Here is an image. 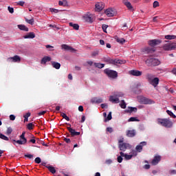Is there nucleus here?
Returning <instances> with one entry per match:
<instances>
[{
  "mask_svg": "<svg viewBox=\"0 0 176 176\" xmlns=\"http://www.w3.org/2000/svg\"><path fill=\"white\" fill-rule=\"evenodd\" d=\"M145 63L147 65V67L153 68V67H157V65H160V60H159L157 58H149L145 60Z\"/></svg>",
  "mask_w": 176,
  "mask_h": 176,
  "instance_id": "1",
  "label": "nucleus"
},
{
  "mask_svg": "<svg viewBox=\"0 0 176 176\" xmlns=\"http://www.w3.org/2000/svg\"><path fill=\"white\" fill-rule=\"evenodd\" d=\"M157 122L159 124H161V126H163L164 127H167L168 129L173 127V122L167 118H159Z\"/></svg>",
  "mask_w": 176,
  "mask_h": 176,
  "instance_id": "2",
  "label": "nucleus"
},
{
  "mask_svg": "<svg viewBox=\"0 0 176 176\" xmlns=\"http://www.w3.org/2000/svg\"><path fill=\"white\" fill-rule=\"evenodd\" d=\"M104 72L109 78H111V79H116L118 78V72L115 70L106 69L104 70Z\"/></svg>",
  "mask_w": 176,
  "mask_h": 176,
  "instance_id": "3",
  "label": "nucleus"
},
{
  "mask_svg": "<svg viewBox=\"0 0 176 176\" xmlns=\"http://www.w3.org/2000/svg\"><path fill=\"white\" fill-rule=\"evenodd\" d=\"M20 140H12L13 142H16L19 145H25L27 144V138H25V132H23L19 137Z\"/></svg>",
  "mask_w": 176,
  "mask_h": 176,
  "instance_id": "4",
  "label": "nucleus"
},
{
  "mask_svg": "<svg viewBox=\"0 0 176 176\" xmlns=\"http://www.w3.org/2000/svg\"><path fill=\"white\" fill-rule=\"evenodd\" d=\"M118 148L121 152H126L127 149H131V145L129 143H122L118 144Z\"/></svg>",
  "mask_w": 176,
  "mask_h": 176,
  "instance_id": "5",
  "label": "nucleus"
},
{
  "mask_svg": "<svg viewBox=\"0 0 176 176\" xmlns=\"http://www.w3.org/2000/svg\"><path fill=\"white\" fill-rule=\"evenodd\" d=\"M164 50L170 51V50H175L176 49V43H168L165 44L163 47Z\"/></svg>",
  "mask_w": 176,
  "mask_h": 176,
  "instance_id": "6",
  "label": "nucleus"
},
{
  "mask_svg": "<svg viewBox=\"0 0 176 176\" xmlns=\"http://www.w3.org/2000/svg\"><path fill=\"white\" fill-rule=\"evenodd\" d=\"M140 101L141 102H142V104H144L146 105H151L152 104H155V101L152 99H149L148 98H146V97H142L140 98Z\"/></svg>",
  "mask_w": 176,
  "mask_h": 176,
  "instance_id": "7",
  "label": "nucleus"
},
{
  "mask_svg": "<svg viewBox=\"0 0 176 176\" xmlns=\"http://www.w3.org/2000/svg\"><path fill=\"white\" fill-rule=\"evenodd\" d=\"M148 43L151 47H155V46H157V45H160V43H162V40L153 39L148 41Z\"/></svg>",
  "mask_w": 176,
  "mask_h": 176,
  "instance_id": "8",
  "label": "nucleus"
},
{
  "mask_svg": "<svg viewBox=\"0 0 176 176\" xmlns=\"http://www.w3.org/2000/svg\"><path fill=\"white\" fill-rule=\"evenodd\" d=\"M61 49L67 52H71L72 53H75V52H76V50H75L74 47L66 44H63L61 45Z\"/></svg>",
  "mask_w": 176,
  "mask_h": 176,
  "instance_id": "9",
  "label": "nucleus"
},
{
  "mask_svg": "<svg viewBox=\"0 0 176 176\" xmlns=\"http://www.w3.org/2000/svg\"><path fill=\"white\" fill-rule=\"evenodd\" d=\"M105 8V5L102 2H98L95 5V10L96 12H101L102 9Z\"/></svg>",
  "mask_w": 176,
  "mask_h": 176,
  "instance_id": "10",
  "label": "nucleus"
},
{
  "mask_svg": "<svg viewBox=\"0 0 176 176\" xmlns=\"http://www.w3.org/2000/svg\"><path fill=\"white\" fill-rule=\"evenodd\" d=\"M7 61L12 62V63H20L21 61V58L18 55H15L13 57H10L7 58Z\"/></svg>",
  "mask_w": 176,
  "mask_h": 176,
  "instance_id": "11",
  "label": "nucleus"
},
{
  "mask_svg": "<svg viewBox=\"0 0 176 176\" xmlns=\"http://www.w3.org/2000/svg\"><path fill=\"white\" fill-rule=\"evenodd\" d=\"M68 131L70 133L72 137H76V135H80V132H76L75 129H72L71 126L67 127Z\"/></svg>",
  "mask_w": 176,
  "mask_h": 176,
  "instance_id": "12",
  "label": "nucleus"
},
{
  "mask_svg": "<svg viewBox=\"0 0 176 176\" xmlns=\"http://www.w3.org/2000/svg\"><path fill=\"white\" fill-rule=\"evenodd\" d=\"M160 160H162V156L155 155L153 159V160L151 161V164H153V166H156L159 164V162H160Z\"/></svg>",
  "mask_w": 176,
  "mask_h": 176,
  "instance_id": "13",
  "label": "nucleus"
},
{
  "mask_svg": "<svg viewBox=\"0 0 176 176\" xmlns=\"http://www.w3.org/2000/svg\"><path fill=\"white\" fill-rule=\"evenodd\" d=\"M104 13L107 14V17H113V16H115V10L108 8L105 10Z\"/></svg>",
  "mask_w": 176,
  "mask_h": 176,
  "instance_id": "14",
  "label": "nucleus"
},
{
  "mask_svg": "<svg viewBox=\"0 0 176 176\" xmlns=\"http://www.w3.org/2000/svg\"><path fill=\"white\" fill-rule=\"evenodd\" d=\"M129 75H132V76H141L142 75V72L139 70H131L129 71Z\"/></svg>",
  "mask_w": 176,
  "mask_h": 176,
  "instance_id": "15",
  "label": "nucleus"
},
{
  "mask_svg": "<svg viewBox=\"0 0 176 176\" xmlns=\"http://www.w3.org/2000/svg\"><path fill=\"white\" fill-rule=\"evenodd\" d=\"M146 145V142H142L140 143V144L136 146L135 150L137 151V152H142L143 146H145Z\"/></svg>",
  "mask_w": 176,
  "mask_h": 176,
  "instance_id": "16",
  "label": "nucleus"
},
{
  "mask_svg": "<svg viewBox=\"0 0 176 176\" xmlns=\"http://www.w3.org/2000/svg\"><path fill=\"white\" fill-rule=\"evenodd\" d=\"M135 134H137V132L134 129L126 131V137H129L130 138H133V137H135Z\"/></svg>",
  "mask_w": 176,
  "mask_h": 176,
  "instance_id": "17",
  "label": "nucleus"
},
{
  "mask_svg": "<svg viewBox=\"0 0 176 176\" xmlns=\"http://www.w3.org/2000/svg\"><path fill=\"white\" fill-rule=\"evenodd\" d=\"M91 104H101L102 102V98L94 97L91 99Z\"/></svg>",
  "mask_w": 176,
  "mask_h": 176,
  "instance_id": "18",
  "label": "nucleus"
},
{
  "mask_svg": "<svg viewBox=\"0 0 176 176\" xmlns=\"http://www.w3.org/2000/svg\"><path fill=\"white\" fill-rule=\"evenodd\" d=\"M159 81H160L159 78L155 77L153 78V80L149 83L150 85H152V86H153L154 87H157V85H159Z\"/></svg>",
  "mask_w": 176,
  "mask_h": 176,
  "instance_id": "19",
  "label": "nucleus"
},
{
  "mask_svg": "<svg viewBox=\"0 0 176 176\" xmlns=\"http://www.w3.org/2000/svg\"><path fill=\"white\" fill-rule=\"evenodd\" d=\"M103 60L104 63H107V64H113V65H115V59H112L109 57H104Z\"/></svg>",
  "mask_w": 176,
  "mask_h": 176,
  "instance_id": "20",
  "label": "nucleus"
},
{
  "mask_svg": "<svg viewBox=\"0 0 176 176\" xmlns=\"http://www.w3.org/2000/svg\"><path fill=\"white\" fill-rule=\"evenodd\" d=\"M23 38L25 39H34V38H35V33L32 32H29L27 35H25Z\"/></svg>",
  "mask_w": 176,
  "mask_h": 176,
  "instance_id": "21",
  "label": "nucleus"
},
{
  "mask_svg": "<svg viewBox=\"0 0 176 176\" xmlns=\"http://www.w3.org/2000/svg\"><path fill=\"white\" fill-rule=\"evenodd\" d=\"M49 61H52V58L50 56H44L41 61V64H46V63H49Z\"/></svg>",
  "mask_w": 176,
  "mask_h": 176,
  "instance_id": "22",
  "label": "nucleus"
},
{
  "mask_svg": "<svg viewBox=\"0 0 176 176\" xmlns=\"http://www.w3.org/2000/svg\"><path fill=\"white\" fill-rule=\"evenodd\" d=\"M120 155H121V156H122V157H124V159L126 160H130L133 158V155H127V154H124V153L123 152H120Z\"/></svg>",
  "mask_w": 176,
  "mask_h": 176,
  "instance_id": "23",
  "label": "nucleus"
},
{
  "mask_svg": "<svg viewBox=\"0 0 176 176\" xmlns=\"http://www.w3.org/2000/svg\"><path fill=\"white\" fill-rule=\"evenodd\" d=\"M109 101H111V102H114V104H119L120 102L119 98H115L112 96H110Z\"/></svg>",
  "mask_w": 176,
  "mask_h": 176,
  "instance_id": "24",
  "label": "nucleus"
},
{
  "mask_svg": "<svg viewBox=\"0 0 176 176\" xmlns=\"http://www.w3.org/2000/svg\"><path fill=\"white\" fill-rule=\"evenodd\" d=\"M51 63H52L53 68H55L56 69H60V68L61 67V64H60L59 63H57V62H54V61H52Z\"/></svg>",
  "mask_w": 176,
  "mask_h": 176,
  "instance_id": "25",
  "label": "nucleus"
},
{
  "mask_svg": "<svg viewBox=\"0 0 176 176\" xmlns=\"http://www.w3.org/2000/svg\"><path fill=\"white\" fill-rule=\"evenodd\" d=\"M18 28L21 30V31H25V32H28L29 29L25 25H18Z\"/></svg>",
  "mask_w": 176,
  "mask_h": 176,
  "instance_id": "26",
  "label": "nucleus"
},
{
  "mask_svg": "<svg viewBox=\"0 0 176 176\" xmlns=\"http://www.w3.org/2000/svg\"><path fill=\"white\" fill-rule=\"evenodd\" d=\"M145 53L151 54V53H155V48H151L150 47H146L144 48Z\"/></svg>",
  "mask_w": 176,
  "mask_h": 176,
  "instance_id": "27",
  "label": "nucleus"
},
{
  "mask_svg": "<svg viewBox=\"0 0 176 176\" xmlns=\"http://www.w3.org/2000/svg\"><path fill=\"white\" fill-rule=\"evenodd\" d=\"M137 111H138L137 107H129L128 109L126 110V112H127V113H131L132 112H137Z\"/></svg>",
  "mask_w": 176,
  "mask_h": 176,
  "instance_id": "28",
  "label": "nucleus"
},
{
  "mask_svg": "<svg viewBox=\"0 0 176 176\" xmlns=\"http://www.w3.org/2000/svg\"><path fill=\"white\" fill-rule=\"evenodd\" d=\"M69 25L70 27H72L74 30H76V31H78L79 30V25L76 23H73L72 22H70L69 23Z\"/></svg>",
  "mask_w": 176,
  "mask_h": 176,
  "instance_id": "29",
  "label": "nucleus"
},
{
  "mask_svg": "<svg viewBox=\"0 0 176 176\" xmlns=\"http://www.w3.org/2000/svg\"><path fill=\"white\" fill-rule=\"evenodd\" d=\"M45 167L48 168L49 171H50L52 174H56V168H54V166H46Z\"/></svg>",
  "mask_w": 176,
  "mask_h": 176,
  "instance_id": "30",
  "label": "nucleus"
},
{
  "mask_svg": "<svg viewBox=\"0 0 176 176\" xmlns=\"http://www.w3.org/2000/svg\"><path fill=\"white\" fill-rule=\"evenodd\" d=\"M146 79H147L148 83H150L154 78H153V75L151 74H147L146 76Z\"/></svg>",
  "mask_w": 176,
  "mask_h": 176,
  "instance_id": "31",
  "label": "nucleus"
},
{
  "mask_svg": "<svg viewBox=\"0 0 176 176\" xmlns=\"http://www.w3.org/2000/svg\"><path fill=\"white\" fill-rule=\"evenodd\" d=\"M115 39L116 41V42H118V43H120L121 45H123V43H124V42H126V40L124 38H119V37L116 36Z\"/></svg>",
  "mask_w": 176,
  "mask_h": 176,
  "instance_id": "32",
  "label": "nucleus"
},
{
  "mask_svg": "<svg viewBox=\"0 0 176 176\" xmlns=\"http://www.w3.org/2000/svg\"><path fill=\"white\" fill-rule=\"evenodd\" d=\"M94 65L96 68H99L100 69H101V68H104V67H105V64L100 63H95Z\"/></svg>",
  "mask_w": 176,
  "mask_h": 176,
  "instance_id": "33",
  "label": "nucleus"
},
{
  "mask_svg": "<svg viewBox=\"0 0 176 176\" xmlns=\"http://www.w3.org/2000/svg\"><path fill=\"white\" fill-rule=\"evenodd\" d=\"M108 120H112V112H111V111L107 115V117L106 118H104V122L107 123V122H108Z\"/></svg>",
  "mask_w": 176,
  "mask_h": 176,
  "instance_id": "34",
  "label": "nucleus"
},
{
  "mask_svg": "<svg viewBox=\"0 0 176 176\" xmlns=\"http://www.w3.org/2000/svg\"><path fill=\"white\" fill-rule=\"evenodd\" d=\"M115 61V65H116L117 64H126V60H122L120 59H114Z\"/></svg>",
  "mask_w": 176,
  "mask_h": 176,
  "instance_id": "35",
  "label": "nucleus"
},
{
  "mask_svg": "<svg viewBox=\"0 0 176 176\" xmlns=\"http://www.w3.org/2000/svg\"><path fill=\"white\" fill-rule=\"evenodd\" d=\"M166 113H168V115H169V116H170V118H173V119L176 118V116H175V114H174V113H173V111H171L170 110H167Z\"/></svg>",
  "mask_w": 176,
  "mask_h": 176,
  "instance_id": "36",
  "label": "nucleus"
},
{
  "mask_svg": "<svg viewBox=\"0 0 176 176\" xmlns=\"http://www.w3.org/2000/svg\"><path fill=\"white\" fill-rule=\"evenodd\" d=\"M67 3H68L67 2V0H63V1H58L59 6H67Z\"/></svg>",
  "mask_w": 176,
  "mask_h": 176,
  "instance_id": "37",
  "label": "nucleus"
},
{
  "mask_svg": "<svg viewBox=\"0 0 176 176\" xmlns=\"http://www.w3.org/2000/svg\"><path fill=\"white\" fill-rule=\"evenodd\" d=\"M26 23H28V24H30L31 25H34V19H28L27 18L25 19Z\"/></svg>",
  "mask_w": 176,
  "mask_h": 176,
  "instance_id": "38",
  "label": "nucleus"
},
{
  "mask_svg": "<svg viewBox=\"0 0 176 176\" xmlns=\"http://www.w3.org/2000/svg\"><path fill=\"white\" fill-rule=\"evenodd\" d=\"M0 138L4 141H9V138L2 133H0Z\"/></svg>",
  "mask_w": 176,
  "mask_h": 176,
  "instance_id": "39",
  "label": "nucleus"
},
{
  "mask_svg": "<svg viewBox=\"0 0 176 176\" xmlns=\"http://www.w3.org/2000/svg\"><path fill=\"white\" fill-rule=\"evenodd\" d=\"M176 36L175 35H166L165 36V39H168V40H171V39H175Z\"/></svg>",
  "mask_w": 176,
  "mask_h": 176,
  "instance_id": "40",
  "label": "nucleus"
},
{
  "mask_svg": "<svg viewBox=\"0 0 176 176\" xmlns=\"http://www.w3.org/2000/svg\"><path fill=\"white\" fill-rule=\"evenodd\" d=\"M120 106L122 109H126V102H124V100H122L121 104H120Z\"/></svg>",
  "mask_w": 176,
  "mask_h": 176,
  "instance_id": "41",
  "label": "nucleus"
},
{
  "mask_svg": "<svg viewBox=\"0 0 176 176\" xmlns=\"http://www.w3.org/2000/svg\"><path fill=\"white\" fill-rule=\"evenodd\" d=\"M60 116H62V118H63V119H65V120H67V122H69V117H67V114H65V113H62L60 114Z\"/></svg>",
  "mask_w": 176,
  "mask_h": 176,
  "instance_id": "42",
  "label": "nucleus"
},
{
  "mask_svg": "<svg viewBox=\"0 0 176 176\" xmlns=\"http://www.w3.org/2000/svg\"><path fill=\"white\" fill-rule=\"evenodd\" d=\"M128 122H140V120L137 119L135 117H131L128 120Z\"/></svg>",
  "mask_w": 176,
  "mask_h": 176,
  "instance_id": "43",
  "label": "nucleus"
},
{
  "mask_svg": "<svg viewBox=\"0 0 176 176\" xmlns=\"http://www.w3.org/2000/svg\"><path fill=\"white\" fill-rule=\"evenodd\" d=\"M12 132H13V129H12V127L9 126L7 129L6 134H7V135H10V133Z\"/></svg>",
  "mask_w": 176,
  "mask_h": 176,
  "instance_id": "44",
  "label": "nucleus"
},
{
  "mask_svg": "<svg viewBox=\"0 0 176 176\" xmlns=\"http://www.w3.org/2000/svg\"><path fill=\"white\" fill-rule=\"evenodd\" d=\"M34 125L32 123H29L27 126L28 130H34Z\"/></svg>",
  "mask_w": 176,
  "mask_h": 176,
  "instance_id": "45",
  "label": "nucleus"
},
{
  "mask_svg": "<svg viewBox=\"0 0 176 176\" xmlns=\"http://www.w3.org/2000/svg\"><path fill=\"white\" fill-rule=\"evenodd\" d=\"M125 6L129 9V10H131L133 9V6H131V3L128 2Z\"/></svg>",
  "mask_w": 176,
  "mask_h": 176,
  "instance_id": "46",
  "label": "nucleus"
},
{
  "mask_svg": "<svg viewBox=\"0 0 176 176\" xmlns=\"http://www.w3.org/2000/svg\"><path fill=\"white\" fill-rule=\"evenodd\" d=\"M85 20L88 23H93V19L91 18V16H86Z\"/></svg>",
  "mask_w": 176,
  "mask_h": 176,
  "instance_id": "47",
  "label": "nucleus"
},
{
  "mask_svg": "<svg viewBox=\"0 0 176 176\" xmlns=\"http://www.w3.org/2000/svg\"><path fill=\"white\" fill-rule=\"evenodd\" d=\"M36 142V140H35V137L33 136V139H30L28 142V144H35Z\"/></svg>",
  "mask_w": 176,
  "mask_h": 176,
  "instance_id": "48",
  "label": "nucleus"
},
{
  "mask_svg": "<svg viewBox=\"0 0 176 176\" xmlns=\"http://www.w3.org/2000/svg\"><path fill=\"white\" fill-rule=\"evenodd\" d=\"M102 28L104 32L107 33V29L108 28V25L103 24Z\"/></svg>",
  "mask_w": 176,
  "mask_h": 176,
  "instance_id": "49",
  "label": "nucleus"
},
{
  "mask_svg": "<svg viewBox=\"0 0 176 176\" xmlns=\"http://www.w3.org/2000/svg\"><path fill=\"white\" fill-rule=\"evenodd\" d=\"M35 163H36L37 164H39L41 163V162H42V160H41V157H36V159L34 160Z\"/></svg>",
  "mask_w": 176,
  "mask_h": 176,
  "instance_id": "50",
  "label": "nucleus"
},
{
  "mask_svg": "<svg viewBox=\"0 0 176 176\" xmlns=\"http://www.w3.org/2000/svg\"><path fill=\"white\" fill-rule=\"evenodd\" d=\"M153 8H159V6H160L159 1H155L153 2Z\"/></svg>",
  "mask_w": 176,
  "mask_h": 176,
  "instance_id": "51",
  "label": "nucleus"
},
{
  "mask_svg": "<svg viewBox=\"0 0 176 176\" xmlns=\"http://www.w3.org/2000/svg\"><path fill=\"white\" fill-rule=\"evenodd\" d=\"M91 56H92V57H96V56H98V50L94 51L91 53Z\"/></svg>",
  "mask_w": 176,
  "mask_h": 176,
  "instance_id": "52",
  "label": "nucleus"
},
{
  "mask_svg": "<svg viewBox=\"0 0 176 176\" xmlns=\"http://www.w3.org/2000/svg\"><path fill=\"white\" fill-rule=\"evenodd\" d=\"M117 160L118 162V163H122V162H123V156L120 155L118 157Z\"/></svg>",
  "mask_w": 176,
  "mask_h": 176,
  "instance_id": "53",
  "label": "nucleus"
},
{
  "mask_svg": "<svg viewBox=\"0 0 176 176\" xmlns=\"http://www.w3.org/2000/svg\"><path fill=\"white\" fill-rule=\"evenodd\" d=\"M8 10L10 13H14V9L10 6L8 7Z\"/></svg>",
  "mask_w": 176,
  "mask_h": 176,
  "instance_id": "54",
  "label": "nucleus"
},
{
  "mask_svg": "<svg viewBox=\"0 0 176 176\" xmlns=\"http://www.w3.org/2000/svg\"><path fill=\"white\" fill-rule=\"evenodd\" d=\"M50 12H52V13H58V10L56 9V8H50Z\"/></svg>",
  "mask_w": 176,
  "mask_h": 176,
  "instance_id": "55",
  "label": "nucleus"
},
{
  "mask_svg": "<svg viewBox=\"0 0 176 176\" xmlns=\"http://www.w3.org/2000/svg\"><path fill=\"white\" fill-rule=\"evenodd\" d=\"M106 131H108V133H113V129H112V127H107Z\"/></svg>",
  "mask_w": 176,
  "mask_h": 176,
  "instance_id": "56",
  "label": "nucleus"
},
{
  "mask_svg": "<svg viewBox=\"0 0 176 176\" xmlns=\"http://www.w3.org/2000/svg\"><path fill=\"white\" fill-rule=\"evenodd\" d=\"M63 141H65V142H66L67 144H71V139L69 138H65L63 139Z\"/></svg>",
  "mask_w": 176,
  "mask_h": 176,
  "instance_id": "57",
  "label": "nucleus"
},
{
  "mask_svg": "<svg viewBox=\"0 0 176 176\" xmlns=\"http://www.w3.org/2000/svg\"><path fill=\"white\" fill-rule=\"evenodd\" d=\"M25 157H28V159H32V157H34V155L31 154H26L25 155Z\"/></svg>",
  "mask_w": 176,
  "mask_h": 176,
  "instance_id": "58",
  "label": "nucleus"
},
{
  "mask_svg": "<svg viewBox=\"0 0 176 176\" xmlns=\"http://www.w3.org/2000/svg\"><path fill=\"white\" fill-rule=\"evenodd\" d=\"M31 116V113L28 112L25 115L23 116V118H29Z\"/></svg>",
  "mask_w": 176,
  "mask_h": 176,
  "instance_id": "59",
  "label": "nucleus"
},
{
  "mask_svg": "<svg viewBox=\"0 0 176 176\" xmlns=\"http://www.w3.org/2000/svg\"><path fill=\"white\" fill-rule=\"evenodd\" d=\"M16 119V116H14V115H10V120H15Z\"/></svg>",
  "mask_w": 176,
  "mask_h": 176,
  "instance_id": "60",
  "label": "nucleus"
},
{
  "mask_svg": "<svg viewBox=\"0 0 176 176\" xmlns=\"http://www.w3.org/2000/svg\"><path fill=\"white\" fill-rule=\"evenodd\" d=\"M100 107L102 109H104V108H108V104H101Z\"/></svg>",
  "mask_w": 176,
  "mask_h": 176,
  "instance_id": "61",
  "label": "nucleus"
},
{
  "mask_svg": "<svg viewBox=\"0 0 176 176\" xmlns=\"http://www.w3.org/2000/svg\"><path fill=\"white\" fill-rule=\"evenodd\" d=\"M17 5H19V6H24V1H19Z\"/></svg>",
  "mask_w": 176,
  "mask_h": 176,
  "instance_id": "62",
  "label": "nucleus"
},
{
  "mask_svg": "<svg viewBox=\"0 0 176 176\" xmlns=\"http://www.w3.org/2000/svg\"><path fill=\"white\" fill-rule=\"evenodd\" d=\"M85 120H86V116H82L81 118V123L85 122Z\"/></svg>",
  "mask_w": 176,
  "mask_h": 176,
  "instance_id": "63",
  "label": "nucleus"
},
{
  "mask_svg": "<svg viewBox=\"0 0 176 176\" xmlns=\"http://www.w3.org/2000/svg\"><path fill=\"white\" fill-rule=\"evenodd\" d=\"M78 111L80 112H83V106H79L78 107Z\"/></svg>",
  "mask_w": 176,
  "mask_h": 176,
  "instance_id": "64",
  "label": "nucleus"
}]
</instances>
